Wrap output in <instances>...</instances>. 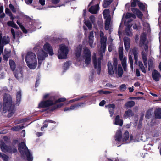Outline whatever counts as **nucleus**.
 Listing matches in <instances>:
<instances>
[{"label":"nucleus","instance_id":"774afa93","mask_svg":"<svg viewBox=\"0 0 161 161\" xmlns=\"http://www.w3.org/2000/svg\"><path fill=\"white\" fill-rule=\"evenodd\" d=\"M32 1V0H27L26 1V3L27 4H31Z\"/></svg>","mask_w":161,"mask_h":161},{"label":"nucleus","instance_id":"c03bdc74","mask_svg":"<svg viewBox=\"0 0 161 161\" xmlns=\"http://www.w3.org/2000/svg\"><path fill=\"white\" fill-rule=\"evenodd\" d=\"M138 5L140 9L142 10H144L145 8V6L142 2L140 1L139 3H138Z\"/></svg>","mask_w":161,"mask_h":161},{"label":"nucleus","instance_id":"5701e85b","mask_svg":"<svg viewBox=\"0 0 161 161\" xmlns=\"http://www.w3.org/2000/svg\"><path fill=\"white\" fill-rule=\"evenodd\" d=\"M132 11L134 13L136 14L139 18L142 19L143 14L139 10L136 8H133L132 9Z\"/></svg>","mask_w":161,"mask_h":161},{"label":"nucleus","instance_id":"79ce46f5","mask_svg":"<svg viewBox=\"0 0 161 161\" xmlns=\"http://www.w3.org/2000/svg\"><path fill=\"white\" fill-rule=\"evenodd\" d=\"M110 22V19H106V21L105 22V28L106 30H107L109 29Z\"/></svg>","mask_w":161,"mask_h":161},{"label":"nucleus","instance_id":"c756f323","mask_svg":"<svg viewBox=\"0 0 161 161\" xmlns=\"http://www.w3.org/2000/svg\"><path fill=\"white\" fill-rule=\"evenodd\" d=\"M115 124L116 125H119L120 126L122 125V120L120 119L119 116V115H117L116 117Z\"/></svg>","mask_w":161,"mask_h":161},{"label":"nucleus","instance_id":"f704fd0d","mask_svg":"<svg viewBox=\"0 0 161 161\" xmlns=\"http://www.w3.org/2000/svg\"><path fill=\"white\" fill-rule=\"evenodd\" d=\"M153 58L150 59L148 61V70H150V69L152 68L154 65Z\"/></svg>","mask_w":161,"mask_h":161},{"label":"nucleus","instance_id":"0e129e2a","mask_svg":"<svg viewBox=\"0 0 161 161\" xmlns=\"http://www.w3.org/2000/svg\"><path fill=\"white\" fill-rule=\"evenodd\" d=\"M112 93L111 91H104L103 94H110Z\"/></svg>","mask_w":161,"mask_h":161},{"label":"nucleus","instance_id":"423d86ee","mask_svg":"<svg viewBox=\"0 0 161 161\" xmlns=\"http://www.w3.org/2000/svg\"><path fill=\"white\" fill-rule=\"evenodd\" d=\"M19 150L22 155H26L28 161H32L33 158L32 155L29 151L25 144L23 142H21L19 145Z\"/></svg>","mask_w":161,"mask_h":161},{"label":"nucleus","instance_id":"bb28decb","mask_svg":"<svg viewBox=\"0 0 161 161\" xmlns=\"http://www.w3.org/2000/svg\"><path fill=\"white\" fill-rule=\"evenodd\" d=\"M104 17L106 19H110V16L109 14V11L108 9L104 10L103 12Z\"/></svg>","mask_w":161,"mask_h":161},{"label":"nucleus","instance_id":"3c124183","mask_svg":"<svg viewBox=\"0 0 161 161\" xmlns=\"http://www.w3.org/2000/svg\"><path fill=\"white\" fill-rule=\"evenodd\" d=\"M5 12L6 14L9 16L11 15V14H12L11 12L10 11L9 9L8 8H6Z\"/></svg>","mask_w":161,"mask_h":161},{"label":"nucleus","instance_id":"6ab92c4d","mask_svg":"<svg viewBox=\"0 0 161 161\" xmlns=\"http://www.w3.org/2000/svg\"><path fill=\"white\" fill-rule=\"evenodd\" d=\"M126 21L128 22H131L133 19H135L136 16L134 14L128 13H126L125 16Z\"/></svg>","mask_w":161,"mask_h":161},{"label":"nucleus","instance_id":"a19ab883","mask_svg":"<svg viewBox=\"0 0 161 161\" xmlns=\"http://www.w3.org/2000/svg\"><path fill=\"white\" fill-rule=\"evenodd\" d=\"M131 25L128 27L126 29L125 32L126 35L128 36H131L132 35L131 32V31L130 28L131 27Z\"/></svg>","mask_w":161,"mask_h":161},{"label":"nucleus","instance_id":"58836bf2","mask_svg":"<svg viewBox=\"0 0 161 161\" xmlns=\"http://www.w3.org/2000/svg\"><path fill=\"white\" fill-rule=\"evenodd\" d=\"M9 65L11 69L14 70L15 68V64L14 62L12 60H10Z\"/></svg>","mask_w":161,"mask_h":161},{"label":"nucleus","instance_id":"2f4dec72","mask_svg":"<svg viewBox=\"0 0 161 161\" xmlns=\"http://www.w3.org/2000/svg\"><path fill=\"white\" fill-rule=\"evenodd\" d=\"M21 92L20 91H18L16 94V104H19L21 99Z\"/></svg>","mask_w":161,"mask_h":161},{"label":"nucleus","instance_id":"603ef678","mask_svg":"<svg viewBox=\"0 0 161 161\" xmlns=\"http://www.w3.org/2000/svg\"><path fill=\"white\" fill-rule=\"evenodd\" d=\"M89 42L90 47H93V39H89Z\"/></svg>","mask_w":161,"mask_h":161},{"label":"nucleus","instance_id":"e433bc0d","mask_svg":"<svg viewBox=\"0 0 161 161\" xmlns=\"http://www.w3.org/2000/svg\"><path fill=\"white\" fill-rule=\"evenodd\" d=\"M8 26L12 27L15 28H17V25L13 21H9L7 23Z\"/></svg>","mask_w":161,"mask_h":161},{"label":"nucleus","instance_id":"0eeeda50","mask_svg":"<svg viewBox=\"0 0 161 161\" xmlns=\"http://www.w3.org/2000/svg\"><path fill=\"white\" fill-rule=\"evenodd\" d=\"M68 52V47L64 44L61 45L58 54V58L60 59H66Z\"/></svg>","mask_w":161,"mask_h":161},{"label":"nucleus","instance_id":"b1692460","mask_svg":"<svg viewBox=\"0 0 161 161\" xmlns=\"http://www.w3.org/2000/svg\"><path fill=\"white\" fill-rule=\"evenodd\" d=\"M123 71L122 67L120 65H119L116 72V73L117 74L118 76L119 77H122Z\"/></svg>","mask_w":161,"mask_h":161},{"label":"nucleus","instance_id":"09e8293b","mask_svg":"<svg viewBox=\"0 0 161 161\" xmlns=\"http://www.w3.org/2000/svg\"><path fill=\"white\" fill-rule=\"evenodd\" d=\"M113 65L114 68H116L117 65V60L116 58L113 59Z\"/></svg>","mask_w":161,"mask_h":161},{"label":"nucleus","instance_id":"f257e3e1","mask_svg":"<svg viewBox=\"0 0 161 161\" xmlns=\"http://www.w3.org/2000/svg\"><path fill=\"white\" fill-rule=\"evenodd\" d=\"M100 35L101 38V46L100 50L99 51L98 53L100 55V57L98 58L97 60L96 54L94 53L92 58V62L94 68L97 69V73L98 75H99L100 73L101 61L105 51L107 41L106 38L104 36V34L102 31H100Z\"/></svg>","mask_w":161,"mask_h":161},{"label":"nucleus","instance_id":"393cba45","mask_svg":"<svg viewBox=\"0 0 161 161\" xmlns=\"http://www.w3.org/2000/svg\"><path fill=\"white\" fill-rule=\"evenodd\" d=\"M108 107L109 108V110L110 114V116L112 117L114 114V109L115 108V106L114 104H112L108 105Z\"/></svg>","mask_w":161,"mask_h":161},{"label":"nucleus","instance_id":"13d9d810","mask_svg":"<svg viewBox=\"0 0 161 161\" xmlns=\"http://www.w3.org/2000/svg\"><path fill=\"white\" fill-rule=\"evenodd\" d=\"M120 88L121 89L124 90L126 89V86L125 84H122L120 86Z\"/></svg>","mask_w":161,"mask_h":161},{"label":"nucleus","instance_id":"49530a36","mask_svg":"<svg viewBox=\"0 0 161 161\" xmlns=\"http://www.w3.org/2000/svg\"><path fill=\"white\" fill-rule=\"evenodd\" d=\"M9 7L10 9L12 11L14 12L15 13L16 12V8L14 7V6L11 4H10L9 5Z\"/></svg>","mask_w":161,"mask_h":161},{"label":"nucleus","instance_id":"473e14b6","mask_svg":"<svg viewBox=\"0 0 161 161\" xmlns=\"http://www.w3.org/2000/svg\"><path fill=\"white\" fill-rule=\"evenodd\" d=\"M23 128V126L22 125H20L15 126L11 128V130L14 131H17Z\"/></svg>","mask_w":161,"mask_h":161},{"label":"nucleus","instance_id":"e2e57ef3","mask_svg":"<svg viewBox=\"0 0 161 161\" xmlns=\"http://www.w3.org/2000/svg\"><path fill=\"white\" fill-rule=\"evenodd\" d=\"M52 1V3H54V4H57L58 3L59 1V0H51Z\"/></svg>","mask_w":161,"mask_h":161},{"label":"nucleus","instance_id":"4c0bfd02","mask_svg":"<svg viewBox=\"0 0 161 161\" xmlns=\"http://www.w3.org/2000/svg\"><path fill=\"white\" fill-rule=\"evenodd\" d=\"M10 52V51L9 50L7 51L6 49H5V54L3 56V58L5 60L8 59V58L9 57V54Z\"/></svg>","mask_w":161,"mask_h":161},{"label":"nucleus","instance_id":"6e6d98bb","mask_svg":"<svg viewBox=\"0 0 161 161\" xmlns=\"http://www.w3.org/2000/svg\"><path fill=\"white\" fill-rule=\"evenodd\" d=\"M66 100V99L64 98H62L59 99L56 102H64Z\"/></svg>","mask_w":161,"mask_h":161},{"label":"nucleus","instance_id":"a878e982","mask_svg":"<svg viewBox=\"0 0 161 161\" xmlns=\"http://www.w3.org/2000/svg\"><path fill=\"white\" fill-rule=\"evenodd\" d=\"M134 114L132 110L129 109L125 111L124 115L125 117L128 118L132 116Z\"/></svg>","mask_w":161,"mask_h":161},{"label":"nucleus","instance_id":"9b49d317","mask_svg":"<svg viewBox=\"0 0 161 161\" xmlns=\"http://www.w3.org/2000/svg\"><path fill=\"white\" fill-rule=\"evenodd\" d=\"M10 42V39L8 36L2 37L1 34H0V52L3 53V46Z\"/></svg>","mask_w":161,"mask_h":161},{"label":"nucleus","instance_id":"052dcab7","mask_svg":"<svg viewBox=\"0 0 161 161\" xmlns=\"http://www.w3.org/2000/svg\"><path fill=\"white\" fill-rule=\"evenodd\" d=\"M105 103V102L104 100H103L101 101L99 103V105L100 106H103Z\"/></svg>","mask_w":161,"mask_h":161},{"label":"nucleus","instance_id":"7ed1b4c3","mask_svg":"<svg viewBox=\"0 0 161 161\" xmlns=\"http://www.w3.org/2000/svg\"><path fill=\"white\" fill-rule=\"evenodd\" d=\"M132 53L134 55V58L136 64L138 65L139 66L143 72L145 73L146 72V70L144 67L142 63V62L138 61V60L137 50L135 48H134L132 50H130L129 52V58L131 69L132 70L134 69L133 60L131 57V55H132Z\"/></svg>","mask_w":161,"mask_h":161},{"label":"nucleus","instance_id":"2eb2a0df","mask_svg":"<svg viewBox=\"0 0 161 161\" xmlns=\"http://www.w3.org/2000/svg\"><path fill=\"white\" fill-rule=\"evenodd\" d=\"M91 22L89 20H85L84 22L86 26L89 30H91L92 28V24H94L95 22V18L93 15H91L90 17Z\"/></svg>","mask_w":161,"mask_h":161},{"label":"nucleus","instance_id":"8fccbe9b","mask_svg":"<svg viewBox=\"0 0 161 161\" xmlns=\"http://www.w3.org/2000/svg\"><path fill=\"white\" fill-rule=\"evenodd\" d=\"M69 63L68 62H67L64 64V65L63 66L64 69H66L68 68L69 67Z\"/></svg>","mask_w":161,"mask_h":161},{"label":"nucleus","instance_id":"4be33fe9","mask_svg":"<svg viewBox=\"0 0 161 161\" xmlns=\"http://www.w3.org/2000/svg\"><path fill=\"white\" fill-rule=\"evenodd\" d=\"M99 6L98 4L92 6L89 9V11L92 14H96L99 10Z\"/></svg>","mask_w":161,"mask_h":161},{"label":"nucleus","instance_id":"dca6fc26","mask_svg":"<svg viewBox=\"0 0 161 161\" xmlns=\"http://www.w3.org/2000/svg\"><path fill=\"white\" fill-rule=\"evenodd\" d=\"M53 102L52 101H47L41 102L39 104L38 107L41 108H45L53 104Z\"/></svg>","mask_w":161,"mask_h":161},{"label":"nucleus","instance_id":"c85d7f7f","mask_svg":"<svg viewBox=\"0 0 161 161\" xmlns=\"http://www.w3.org/2000/svg\"><path fill=\"white\" fill-rule=\"evenodd\" d=\"M82 49V47L80 45H79L76 48L75 50V55L78 59V58L80 56L81 53Z\"/></svg>","mask_w":161,"mask_h":161},{"label":"nucleus","instance_id":"bf43d9fd","mask_svg":"<svg viewBox=\"0 0 161 161\" xmlns=\"http://www.w3.org/2000/svg\"><path fill=\"white\" fill-rule=\"evenodd\" d=\"M136 76L138 77L140 76V72L138 69H136Z\"/></svg>","mask_w":161,"mask_h":161},{"label":"nucleus","instance_id":"aec40b11","mask_svg":"<svg viewBox=\"0 0 161 161\" xmlns=\"http://www.w3.org/2000/svg\"><path fill=\"white\" fill-rule=\"evenodd\" d=\"M124 41L125 48L127 51H128L130 46V40L128 38L125 37L124 38Z\"/></svg>","mask_w":161,"mask_h":161},{"label":"nucleus","instance_id":"7c9ffc66","mask_svg":"<svg viewBox=\"0 0 161 161\" xmlns=\"http://www.w3.org/2000/svg\"><path fill=\"white\" fill-rule=\"evenodd\" d=\"M135 102L133 101L127 102L125 104L124 107L126 108H131L135 105Z\"/></svg>","mask_w":161,"mask_h":161},{"label":"nucleus","instance_id":"6e6552de","mask_svg":"<svg viewBox=\"0 0 161 161\" xmlns=\"http://www.w3.org/2000/svg\"><path fill=\"white\" fill-rule=\"evenodd\" d=\"M122 132L120 130H118L116 133L115 136V139L116 141L119 142H125L128 139L129 137V133L127 131L125 132L124 136L123 138H122Z\"/></svg>","mask_w":161,"mask_h":161},{"label":"nucleus","instance_id":"cd10ccee","mask_svg":"<svg viewBox=\"0 0 161 161\" xmlns=\"http://www.w3.org/2000/svg\"><path fill=\"white\" fill-rule=\"evenodd\" d=\"M155 118L158 119L161 118V108H157L155 111Z\"/></svg>","mask_w":161,"mask_h":161},{"label":"nucleus","instance_id":"c9c22d12","mask_svg":"<svg viewBox=\"0 0 161 161\" xmlns=\"http://www.w3.org/2000/svg\"><path fill=\"white\" fill-rule=\"evenodd\" d=\"M113 0H104V3L103 6L104 8H106L109 5Z\"/></svg>","mask_w":161,"mask_h":161},{"label":"nucleus","instance_id":"69168bd1","mask_svg":"<svg viewBox=\"0 0 161 161\" xmlns=\"http://www.w3.org/2000/svg\"><path fill=\"white\" fill-rule=\"evenodd\" d=\"M0 17L1 18H3L5 17V14L4 13H0Z\"/></svg>","mask_w":161,"mask_h":161},{"label":"nucleus","instance_id":"864d4df0","mask_svg":"<svg viewBox=\"0 0 161 161\" xmlns=\"http://www.w3.org/2000/svg\"><path fill=\"white\" fill-rule=\"evenodd\" d=\"M11 33L13 35V38L14 39H15V31H14V29L12 28L11 29Z\"/></svg>","mask_w":161,"mask_h":161},{"label":"nucleus","instance_id":"4468645a","mask_svg":"<svg viewBox=\"0 0 161 161\" xmlns=\"http://www.w3.org/2000/svg\"><path fill=\"white\" fill-rule=\"evenodd\" d=\"M14 75L16 78L19 81H22L23 80L22 72L20 68H17L14 72Z\"/></svg>","mask_w":161,"mask_h":161},{"label":"nucleus","instance_id":"412c9836","mask_svg":"<svg viewBox=\"0 0 161 161\" xmlns=\"http://www.w3.org/2000/svg\"><path fill=\"white\" fill-rule=\"evenodd\" d=\"M107 66L108 74L110 75H112L114 74V72L112 64L110 61L108 62Z\"/></svg>","mask_w":161,"mask_h":161},{"label":"nucleus","instance_id":"72a5a7b5","mask_svg":"<svg viewBox=\"0 0 161 161\" xmlns=\"http://www.w3.org/2000/svg\"><path fill=\"white\" fill-rule=\"evenodd\" d=\"M143 29L146 31L148 32L150 30V25L149 24L146 22L143 23Z\"/></svg>","mask_w":161,"mask_h":161},{"label":"nucleus","instance_id":"a211bd4d","mask_svg":"<svg viewBox=\"0 0 161 161\" xmlns=\"http://www.w3.org/2000/svg\"><path fill=\"white\" fill-rule=\"evenodd\" d=\"M152 77L155 81H158L161 77L160 73L157 71L154 70L153 71Z\"/></svg>","mask_w":161,"mask_h":161},{"label":"nucleus","instance_id":"ddd939ff","mask_svg":"<svg viewBox=\"0 0 161 161\" xmlns=\"http://www.w3.org/2000/svg\"><path fill=\"white\" fill-rule=\"evenodd\" d=\"M48 56L47 53L45 52L43 50L40 51L37 53V57L38 62V66L40 67L42 61L45 58Z\"/></svg>","mask_w":161,"mask_h":161},{"label":"nucleus","instance_id":"ea45409f","mask_svg":"<svg viewBox=\"0 0 161 161\" xmlns=\"http://www.w3.org/2000/svg\"><path fill=\"white\" fill-rule=\"evenodd\" d=\"M140 1L139 0H131V6L132 7H135L137 4H138V3Z\"/></svg>","mask_w":161,"mask_h":161},{"label":"nucleus","instance_id":"9d476101","mask_svg":"<svg viewBox=\"0 0 161 161\" xmlns=\"http://www.w3.org/2000/svg\"><path fill=\"white\" fill-rule=\"evenodd\" d=\"M0 148L2 151L4 153H12L17 151V149L14 146H7L4 143H2L0 145Z\"/></svg>","mask_w":161,"mask_h":161},{"label":"nucleus","instance_id":"a18cd8bd","mask_svg":"<svg viewBox=\"0 0 161 161\" xmlns=\"http://www.w3.org/2000/svg\"><path fill=\"white\" fill-rule=\"evenodd\" d=\"M152 109H150L147 112L145 117L147 118H149L151 115Z\"/></svg>","mask_w":161,"mask_h":161},{"label":"nucleus","instance_id":"5fc2aeb1","mask_svg":"<svg viewBox=\"0 0 161 161\" xmlns=\"http://www.w3.org/2000/svg\"><path fill=\"white\" fill-rule=\"evenodd\" d=\"M89 39H94V35H93V32L92 31H91L90 32L89 36Z\"/></svg>","mask_w":161,"mask_h":161},{"label":"nucleus","instance_id":"f03ea898","mask_svg":"<svg viewBox=\"0 0 161 161\" xmlns=\"http://www.w3.org/2000/svg\"><path fill=\"white\" fill-rule=\"evenodd\" d=\"M15 111L14 106L12 104L10 96L8 94H5L3 98V112L4 113H7L8 117H10L13 115Z\"/></svg>","mask_w":161,"mask_h":161},{"label":"nucleus","instance_id":"4d7b16f0","mask_svg":"<svg viewBox=\"0 0 161 161\" xmlns=\"http://www.w3.org/2000/svg\"><path fill=\"white\" fill-rule=\"evenodd\" d=\"M78 107V105H73L71 106L70 108V110H72L75 109V108H77Z\"/></svg>","mask_w":161,"mask_h":161},{"label":"nucleus","instance_id":"1a4fd4ad","mask_svg":"<svg viewBox=\"0 0 161 161\" xmlns=\"http://www.w3.org/2000/svg\"><path fill=\"white\" fill-rule=\"evenodd\" d=\"M81 57L83 59L85 60V64L88 65L90 63L91 61V52L87 48L85 47L84 48L82 56V57H81Z\"/></svg>","mask_w":161,"mask_h":161},{"label":"nucleus","instance_id":"338daca9","mask_svg":"<svg viewBox=\"0 0 161 161\" xmlns=\"http://www.w3.org/2000/svg\"><path fill=\"white\" fill-rule=\"evenodd\" d=\"M108 49L109 52H110L112 51L113 49V46H110L108 47Z\"/></svg>","mask_w":161,"mask_h":161},{"label":"nucleus","instance_id":"de8ad7c7","mask_svg":"<svg viewBox=\"0 0 161 161\" xmlns=\"http://www.w3.org/2000/svg\"><path fill=\"white\" fill-rule=\"evenodd\" d=\"M1 157L5 161H7L9 159V157L8 156L4 154H3Z\"/></svg>","mask_w":161,"mask_h":161},{"label":"nucleus","instance_id":"680f3d73","mask_svg":"<svg viewBox=\"0 0 161 161\" xmlns=\"http://www.w3.org/2000/svg\"><path fill=\"white\" fill-rule=\"evenodd\" d=\"M40 3L42 5H44L45 4V0H39Z\"/></svg>","mask_w":161,"mask_h":161},{"label":"nucleus","instance_id":"39448f33","mask_svg":"<svg viewBox=\"0 0 161 161\" xmlns=\"http://www.w3.org/2000/svg\"><path fill=\"white\" fill-rule=\"evenodd\" d=\"M140 45L141 46H143L144 50L142 53V58L144 65L147 67V53L148 52V46L146 42V34L145 33H143L141 36Z\"/></svg>","mask_w":161,"mask_h":161},{"label":"nucleus","instance_id":"37998d69","mask_svg":"<svg viewBox=\"0 0 161 161\" xmlns=\"http://www.w3.org/2000/svg\"><path fill=\"white\" fill-rule=\"evenodd\" d=\"M17 23L22 30L25 33H27V30L22 25V24L18 21H17Z\"/></svg>","mask_w":161,"mask_h":161},{"label":"nucleus","instance_id":"f8f14e48","mask_svg":"<svg viewBox=\"0 0 161 161\" xmlns=\"http://www.w3.org/2000/svg\"><path fill=\"white\" fill-rule=\"evenodd\" d=\"M123 47H120L119 48V53L120 59L122 61V64L124 68V71L126 70L127 58L125 57L123 58Z\"/></svg>","mask_w":161,"mask_h":161},{"label":"nucleus","instance_id":"20e7f679","mask_svg":"<svg viewBox=\"0 0 161 161\" xmlns=\"http://www.w3.org/2000/svg\"><path fill=\"white\" fill-rule=\"evenodd\" d=\"M25 59L27 65L30 69H34L36 68L37 59L35 53L31 52H28L26 55Z\"/></svg>","mask_w":161,"mask_h":161},{"label":"nucleus","instance_id":"f3484780","mask_svg":"<svg viewBox=\"0 0 161 161\" xmlns=\"http://www.w3.org/2000/svg\"><path fill=\"white\" fill-rule=\"evenodd\" d=\"M44 50L49 53L50 55H52L53 54V53L52 48L50 46V44L48 43H46L43 46Z\"/></svg>","mask_w":161,"mask_h":161}]
</instances>
